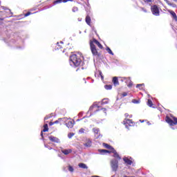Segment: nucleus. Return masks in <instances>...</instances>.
<instances>
[{
    "instance_id": "obj_1",
    "label": "nucleus",
    "mask_w": 177,
    "mask_h": 177,
    "mask_svg": "<svg viewBox=\"0 0 177 177\" xmlns=\"http://www.w3.org/2000/svg\"><path fill=\"white\" fill-rule=\"evenodd\" d=\"M84 60V56L82 54H73L70 56L69 64L72 67H78L82 64V61Z\"/></svg>"
},
{
    "instance_id": "obj_2",
    "label": "nucleus",
    "mask_w": 177,
    "mask_h": 177,
    "mask_svg": "<svg viewBox=\"0 0 177 177\" xmlns=\"http://www.w3.org/2000/svg\"><path fill=\"white\" fill-rule=\"evenodd\" d=\"M166 122L171 125V127H174V125H177V118L176 117H171V118L169 116H166L165 119Z\"/></svg>"
},
{
    "instance_id": "obj_3",
    "label": "nucleus",
    "mask_w": 177,
    "mask_h": 177,
    "mask_svg": "<svg viewBox=\"0 0 177 177\" xmlns=\"http://www.w3.org/2000/svg\"><path fill=\"white\" fill-rule=\"evenodd\" d=\"M111 167L113 172H117V170L118 169V160H117V159H113L111 161Z\"/></svg>"
},
{
    "instance_id": "obj_4",
    "label": "nucleus",
    "mask_w": 177,
    "mask_h": 177,
    "mask_svg": "<svg viewBox=\"0 0 177 177\" xmlns=\"http://www.w3.org/2000/svg\"><path fill=\"white\" fill-rule=\"evenodd\" d=\"M151 10L153 16H160V9L157 5H153L151 7Z\"/></svg>"
},
{
    "instance_id": "obj_5",
    "label": "nucleus",
    "mask_w": 177,
    "mask_h": 177,
    "mask_svg": "<svg viewBox=\"0 0 177 177\" xmlns=\"http://www.w3.org/2000/svg\"><path fill=\"white\" fill-rule=\"evenodd\" d=\"M123 124L127 129H129V127H133V122L131 119H124Z\"/></svg>"
},
{
    "instance_id": "obj_6",
    "label": "nucleus",
    "mask_w": 177,
    "mask_h": 177,
    "mask_svg": "<svg viewBox=\"0 0 177 177\" xmlns=\"http://www.w3.org/2000/svg\"><path fill=\"white\" fill-rule=\"evenodd\" d=\"M93 132H94L95 136H96V139H100L103 136L102 134H100V129H99V128H93Z\"/></svg>"
},
{
    "instance_id": "obj_7",
    "label": "nucleus",
    "mask_w": 177,
    "mask_h": 177,
    "mask_svg": "<svg viewBox=\"0 0 177 177\" xmlns=\"http://www.w3.org/2000/svg\"><path fill=\"white\" fill-rule=\"evenodd\" d=\"M90 47H91V50L93 56H97V50H96V46L93 44V42L91 41L90 42Z\"/></svg>"
},
{
    "instance_id": "obj_8",
    "label": "nucleus",
    "mask_w": 177,
    "mask_h": 177,
    "mask_svg": "<svg viewBox=\"0 0 177 177\" xmlns=\"http://www.w3.org/2000/svg\"><path fill=\"white\" fill-rule=\"evenodd\" d=\"M48 139L49 140H50V142H54L55 143H60V140H59V138L53 136H50L48 137Z\"/></svg>"
},
{
    "instance_id": "obj_9",
    "label": "nucleus",
    "mask_w": 177,
    "mask_h": 177,
    "mask_svg": "<svg viewBox=\"0 0 177 177\" xmlns=\"http://www.w3.org/2000/svg\"><path fill=\"white\" fill-rule=\"evenodd\" d=\"M75 124V121H68V122L65 123V125L67 127V128H73L74 125Z\"/></svg>"
},
{
    "instance_id": "obj_10",
    "label": "nucleus",
    "mask_w": 177,
    "mask_h": 177,
    "mask_svg": "<svg viewBox=\"0 0 177 177\" xmlns=\"http://www.w3.org/2000/svg\"><path fill=\"white\" fill-rule=\"evenodd\" d=\"M112 82H113L114 86H118V85H120V82H118V77H113Z\"/></svg>"
},
{
    "instance_id": "obj_11",
    "label": "nucleus",
    "mask_w": 177,
    "mask_h": 177,
    "mask_svg": "<svg viewBox=\"0 0 177 177\" xmlns=\"http://www.w3.org/2000/svg\"><path fill=\"white\" fill-rule=\"evenodd\" d=\"M95 107H97V109H99V105H97V104L96 103H94L91 106H90L89 110L88 111V113H91L90 117L91 115H92L93 113L91 111L93 110V109H95Z\"/></svg>"
},
{
    "instance_id": "obj_12",
    "label": "nucleus",
    "mask_w": 177,
    "mask_h": 177,
    "mask_svg": "<svg viewBox=\"0 0 177 177\" xmlns=\"http://www.w3.org/2000/svg\"><path fill=\"white\" fill-rule=\"evenodd\" d=\"M62 153H63V154H64L65 156H68V154H70V153L73 152L72 149H62L61 150Z\"/></svg>"
},
{
    "instance_id": "obj_13",
    "label": "nucleus",
    "mask_w": 177,
    "mask_h": 177,
    "mask_svg": "<svg viewBox=\"0 0 177 177\" xmlns=\"http://www.w3.org/2000/svg\"><path fill=\"white\" fill-rule=\"evenodd\" d=\"M111 152L113 153V157L115 158H118V160H121V157H120V155L118 154V153H117V151H115V149H113Z\"/></svg>"
},
{
    "instance_id": "obj_14",
    "label": "nucleus",
    "mask_w": 177,
    "mask_h": 177,
    "mask_svg": "<svg viewBox=\"0 0 177 177\" xmlns=\"http://www.w3.org/2000/svg\"><path fill=\"white\" fill-rule=\"evenodd\" d=\"M48 131H49V128L48 127V124H46L44 125V129L41 131V136H44L43 132H48Z\"/></svg>"
},
{
    "instance_id": "obj_15",
    "label": "nucleus",
    "mask_w": 177,
    "mask_h": 177,
    "mask_svg": "<svg viewBox=\"0 0 177 177\" xmlns=\"http://www.w3.org/2000/svg\"><path fill=\"white\" fill-rule=\"evenodd\" d=\"M169 13H170V15L172 16L174 20H175V21H177L176 13H175L174 11L171 10H169Z\"/></svg>"
},
{
    "instance_id": "obj_16",
    "label": "nucleus",
    "mask_w": 177,
    "mask_h": 177,
    "mask_svg": "<svg viewBox=\"0 0 177 177\" xmlns=\"http://www.w3.org/2000/svg\"><path fill=\"white\" fill-rule=\"evenodd\" d=\"M70 1L71 2H73V0H57L54 1V5H57V3H62V2H64V3H66V2H68Z\"/></svg>"
},
{
    "instance_id": "obj_17",
    "label": "nucleus",
    "mask_w": 177,
    "mask_h": 177,
    "mask_svg": "<svg viewBox=\"0 0 177 177\" xmlns=\"http://www.w3.org/2000/svg\"><path fill=\"white\" fill-rule=\"evenodd\" d=\"M93 42L94 44H95V45H97L98 48H100V49H102L103 48V46L100 44V42H99V41L96 40V39H94L93 40Z\"/></svg>"
},
{
    "instance_id": "obj_18",
    "label": "nucleus",
    "mask_w": 177,
    "mask_h": 177,
    "mask_svg": "<svg viewBox=\"0 0 177 177\" xmlns=\"http://www.w3.org/2000/svg\"><path fill=\"white\" fill-rule=\"evenodd\" d=\"M123 160L127 165H132V160H129V158L125 157L123 158Z\"/></svg>"
},
{
    "instance_id": "obj_19",
    "label": "nucleus",
    "mask_w": 177,
    "mask_h": 177,
    "mask_svg": "<svg viewBox=\"0 0 177 177\" xmlns=\"http://www.w3.org/2000/svg\"><path fill=\"white\" fill-rule=\"evenodd\" d=\"M84 145L86 147H91V146H92V140H87L86 143L84 144Z\"/></svg>"
},
{
    "instance_id": "obj_20",
    "label": "nucleus",
    "mask_w": 177,
    "mask_h": 177,
    "mask_svg": "<svg viewBox=\"0 0 177 177\" xmlns=\"http://www.w3.org/2000/svg\"><path fill=\"white\" fill-rule=\"evenodd\" d=\"M91 21H92V20L91 19V17H89V15H87L86 17V24H88V26H91Z\"/></svg>"
},
{
    "instance_id": "obj_21",
    "label": "nucleus",
    "mask_w": 177,
    "mask_h": 177,
    "mask_svg": "<svg viewBox=\"0 0 177 177\" xmlns=\"http://www.w3.org/2000/svg\"><path fill=\"white\" fill-rule=\"evenodd\" d=\"M78 167L80 168H82V169H88V166H86L84 163H79Z\"/></svg>"
},
{
    "instance_id": "obj_22",
    "label": "nucleus",
    "mask_w": 177,
    "mask_h": 177,
    "mask_svg": "<svg viewBox=\"0 0 177 177\" xmlns=\"http://www.w3.org/2000/svg\"><path fill=\"white\" fill-rule=\"evenodd\" d=\"M103 146H104V147H105V149H109V150H111V151H112L113 149H114V148H113V147H111V145H109V144H106V143H103Z\"/></svg>"
},
{
    "instance_id": "obj_23",
    "label": "nucleus",
    "mask_w": 177,
    "mask_h": 177,
    "mask_svg": "<svg viewBox=\"0 0 177 177\" xmlns=\"http://www.w3.org/2000/svg\"><path fill=\"white\" fill-rule=\"evenodd\" d=\"M106 50L108 52V53H109V55H111L112 56H114V53H113V51L111 50V48H109V46H106Z\"/></svg>"
},
{
    "instance_id": "obj_24",
    "label": "nucleus",
    "mask_w": 177,
    "mask_h": 177,
    "mask_svg": "<svg viewBox=\"0 0 177 177\" xmlns=\"http://www.w3.org/2000/svg\"><path fill=\"white\" fill-rule=\"evenodd\" d=\"M68 120V119L67 118H59V122H64L65 124H66V122H67Z\"/></svg>"
},
{
    "instance_id": "obj_25",
    "label": "nucleus",
    "mask_w": 177,
    "mask_h": 177,
    "mask_svg": "<svg viewBox=\"0 0 177 177\" xmlns=\"http://www.w3.org/2000/svg\"><path fill=\"white\" fill-rule=\"evenodd\" d=\"M104 88L106 90V91H110V90H111V89H113V86H111V85H105L104 86Z\"/></svg>"
},
{
    "instance_id": "obj_26",
    "label": "nucleus",
    "mask_w": 177,
    "mask_h": 177,
    "mask_svg": "<svg viewBox=\"0 0 177 177\" xmlns=\"http://www.w3.org/2000/svg\"><path fill=\"white\" fill-rule=\"evenodd\" d=\"M108 103H109L108 98H104L101 102V104H107Z\"/></svg>"
},
{
    "instance_id": "obj_27",
    "label": "nucleus",
    "mask_w": 177,
    "mask_h": 177,
    "mask_svg": "<svg viewBox=\"0 0 177 177\" xmlns=\"http://www.w3.org/2000/svg\"><path fill=\"white\" fill-rule=\"evenodd\" d=\"M99 151L100 154H106V153H110V151L106 149H100Z\"/></svg>"
},
{
    "instance_id": "obj_28",
    "label": "nucleus",
    "mask_w": 177,
    "mask_h": 177,
    "mask_svg": "<svg viewBox=\"0 0 177 177\" xmlns=\"http://www.w3.org/2000/svg\"><path fill=\"white\" fill-rule=\"evenodd\" d=\"M147 106H149V107H152L153 106V102L151 101V100H150V99L148 100Z\"/></svg>"
},
{
    "instance_id": "obj_29",
    "label": "nucleus",
    "mask_w": 177,
    "mask_h": 177,
    "mask_svg": "<svg viewBox=\"0 0 177 177\" xmlns=\"http://www.w3.org/2000/svg\"><path fill=\"white\" fill-rule=\"evenodd\" d=\"M143 86H145V84H140L136 85V88H139L140 89H143Z\"/></svg>"
},
{
    "instance_id": "obj_30",
    "label": "nucleus",
    "mask_w": 177,
    "mask_h": 177,
    "mask_svg": "<svg viewBox=\"0 0 177 177\" xmlns=\"http://www.w3.org/2000/svg\"><path fill=\"white\" fill-rule=\"evenodd\" d=\"M68 169L69 172H74V168L71 165L68 166Z\"/></svg>"
},
{
    "instance_id": "obj_31",
    "label": "nucleus",
    "mask_w": 177,
    "mask_h": 177,
    "mask_svg": "<svg viewBox=\"0 0 177 177\" xmlns=\"http://www.w3.org/2000/svg\"><path fill=\"white\" fill-rule=\"evenodd\" d=\"M72 12L75 13V12H78V8L77 7H73L72 9Z\"/></svg>"
},
{
    "instance_id": "obj_32",
    "label": "nucleus",
    "mask_w": 177,
    "mask_h": 177,
    "mask_svg": "<svg viewBox=\"0 0 177 177\" xmlns=\"http://www.w3.org/2000/svg\"><path fill=\"white\" fill-rule=\"evenodd\" d=\"M130 82H131V78H130V77H126L125 82H126L127 84H129Z\"/></svg>"
},
{
    "instance_id": "obj_33",
    "label": "nucleus",
    "mask_w": 177,
    "mask_h": 177,
    "mask_svg": "<svg viewBox=\"0 0 177 177\" xmlns=\"http://www.w3.org/2000/svg\"><path fill=\"white\" fill-rule=\"evenodd\" d=\"M132 103H134L135 104H139V103H140V102L139 100H133Z\"/></svg>"
},
{
    "instance_id": "obj_34",
    "label": "nucleus",
    "mask_w": 177,
    "mask_h": 177,
    "mask_svg": "<svg viewBox=\"0 0 177 177\" xmlns=\"http://www.w3.org/2000/svg\"><path fill=\"white\" fill-rule=\"evenodd\" d=\"M73 136H74V133H70L68 134V138L69 139H71V138H73Z\"/></svg>"
},
{
    "instance_id": "obj_35",
    "label": "nucleus",
    "mask_w": 177,
    "mask_h": 177,
    "mask_svg": "<svg viewBox=\"0 0 177 177\" xmlns=\"http://www.w3.org/2000/svg\"><path fill=\"white\" fill-rule=\"evenodd\" d=\"M84 132H85V129L81 128L79 130V133H84Z\"/></svg>"
},
{
    "instance_id": "obj_36",
    "label": "nucleus",
    "mask_w": 177,
    "mask_h": 177,
    "mask_svg": "<svg viewBox=\"0 0 177 177\" xmlns=\"http://www.w3.org/2000/svg\"><path fill=\"white\" fill-rule=\"evenodd\" d=\"M100 110H102V111L104 113V114H106V115H107V109L106 108H102Z\"/></svg>"
},
{
    "instance_id": "obj_37",
    "label": "nucleus",
    "mask_w": 177,
    "mask_h": 177,
    "mask_svg": "<svg viewBox=\"0 0 177 177\" xmlns=\"http://www.w3.org/2000/svg\"><path fill=\"white\" fill-rule=\"evenodd\" d=\"M165 2H166V3H167V5H169V6H172V3H171V2H169V1L168 0H164Z\"/></svg>"
},
{
    "instance_id": "obj_38",
    "label": "nucleus",
    "mask_w": 177,
    "mask_h": 177,
    "mask_svg": "<svg viewBox=\"0 0 177 177\" xmlns=\"http://www.w3.org/2000/svg\"><path fill=\"white\" fill-rule=\"evenodd\" d=\"M133 85V84L132 83V81L130 82L128 84H127V86L129 88H132V86Z\"/></svg>"
},
{
    "instance_id": "obj_39",
    "label": "nucleus",
    "mask_w": 177,
    "mask_h": 177,
    "mask_svg": "<svg viewBox=\"0 0 177 177\" xmlns=\"http://www.w3.org/2000/svg\"><path fill=\"white\" fill-rule=\"evenodd\" d=\"M44 147H46V149H48V150H52V147H49L48 145H44Z\"/></svg>"
},
{
    "instance_id": "obj_40",
    "label": "nucleus",
    "mask_w": 177,
    "mask_h": 177,
    "mask_svg": "<svg viewBox=\"0 0 177 177\" xmlns=\"http://www.w3.org/2000/svg\"><path fill=\"white\" fill-rule=\"evenodd\" d=\"M122 96L123 97H125V96H128V93H123L122 94Z\"/></svg>"
},
{
    "instance_id": "obj_41",
    "label": "nucleus",
    "mask_w": 177,
    "mask_h": 177,
    "mask_svg": "<svg viewBox=\"0 0 177 177\" xmlns=\"http://www.w3.org/2000/svg\"><path fill=\"white\" fill-rule=\"evenodd\" d=\"M141 10H142V12H144L145 13H147V10H146L143 8H141Z\"/></svg>"
},
{
    "instance_id": "obj_42",
    "label": "nucleus",
    "mask_w": 177,
    "mask_h": 177,
    "mask_svg": "<svg viewBox=\"0 0 177 177\" xmlns=\"http://www.w3.org/2000/svg\"><path fill=\"white\" fill-rule=\"evenodd\" d=\"M127 80V77H122V79H121V82H125V80Z\"/></svg>"
},
{
    "instance_id": "obj_43",
    "label": "nucleus",
    "mask_w": 177,
    "mask_h": 177,
    "mask_svg": "<svg viewBox=\"0 0 177 177\" xmlns=\"http://www.w3.org/2000/svg\"><path fill=\"white\" fill-rule=\"evenodd\" d=\"M30 15H31V12H27L26 14H25V17L30 16Z\"/></svg>"
},
{
    "instance_id": "obj_44",
    "label": "nucleus",
    "mask_w": 177,
    "mask_h": 177,
    "mask_svg": "<svg viewBox=\"0 0 177 177\" xmlns=\"http://www.w3.org/2000/svg\"><path fill=\"white\" fill-rule=\"evenodd\" d=\"M153 0H145V2H147V3H150V2H152Z\"/></svg>"
},
{
    "instance_id": "obj_45",
    "label": "nucleus",
    "mask_w": 177,
    "mask_h": 177,
    "mask_svg": "<svg viewBox=\"0 0 177 177\" xmlns=\"http://www.w3.org/2000/svg\"><path fill=\"white\" fill-rule=\"evenodd\" d=\"M49 118H50V116H46L44 118V121H46V120H49Z\"/></svg>"
},
{
    "instance_id": "obj_46",
    "label": "nucleus",
    "mask_w": 177,
    "mask_h": 177,
    "mask_svg": "<svg viewBox=\"0 0 177 177\" xmlns=\"http://www.w3.org/2000/svg\"><path fill=\"white\" fill-rule=\"evenodd\" d=\"M52 125H55L54 122H49V126H50V127H52Z\"/></svg>"
},
{
    "instance_id": "obj_47",
    "label": "nucleus",
    "mask_w": 177,
    "mask_h": 177,
    "mask_svg": "<svg viewBox=\"0 0 177 177\" xmlns=\"http://www.w3.org/2000/svg\"><path fill=\"white\" fill-rule=\"evenodd\" d=\"M59 122H60V120H59L58 119V120H56L54 122V124H59Z\"/></svg>"
},
{
    "instance_id": "obj_48",
    "label": "nucleus",
    "mask_w": 177,
    "mask_h": 177,
    "mask_svg": "<svg viewBox=\"0 0 177 177\" xmlns=\"http://www.w3.org/2000/svg\"><path fill=\"white\" fill-rule=\"evenodd\" d=\"M99 75H100V77H102V76L103 75V73H102V72H101L100 71H99Z\"/></svg>"
},
{
    "instance_id": "obj_49",
    "label": "nucleus",
    "mask_w": 177,
    "mask_h": 177,
    "mask_svg": "<svg viewBox=\"0 0 177 177\" xmlns=\"http://www.w3.org/2000/svg\"><path fill=\"white\" fill-rule=\"evenodd\" d=\"M86 6H88V8L91 6V4H89V2H87V3H86Z\"/></svg>"
},
{
    "instance_id": "obj_50",
    "label": "nucleus",
    "mask_w": 177,
    "mask_h": 177,
    "mask_svg": "<svg viewBox=\"0 0 177 177\" xmlns=\"http://www.w3.org/2000/svg\"><path fill=\"white\" fill-rule=\"evenodd\" d=\"M100 77H101L102 81H103V80H104V77H103V75H102V76H100Z\"/></svg>"
},
{
    "instance_id": "obj_51",
    "label": "nucleus",
    "mask_w": 177,
    "mask_h": 177,
    "mask_svg": "<svg viewBox=\"0 0 177 177\" xmlns=\"http://www.w3.org/2000/svg\"><path fill=\"white\" fill-rule=\"evenodd\" d=\"M57 46H59V48H62V46H60V45H59V42L57 43Z\"/></svg>"
},
{
    "instance_id": "obj_52",
    "label": "nucleus",
    "mask_w": 177,
    "mask_h": 177,
    "mask_svg": "<svg viewBox=\"0 0 177 177\" xmlns=\"http://www.w3.org/2000/svg\"><path fill=\"white\" fill-rule=\"evenodd\" d=\"M125 117H128L129 115L128 113L124 114Z\"/></svg>"
},
{
    "instance_id": "obj_53",
    "label": "nucleus",
    "mask_w": 177,
    "mask_h": 177,
    "mask_svg": "<svg viewBox=\"0 0 177 177\" xmlns=\"http://www.w3.org/2000/svg\"><path fill=\"white\" fill-rule=\"evenodd\" d=\"M97 111H100V109L95 110V113L97 112Z\"/></svg>"
},
{
    "instance_id": "obj_54",
    "label": "nucleus",
    "mask_w": 177,
    "mask_h": 177,
    "mask_svg": "<svg viewBox=\"0 0 177 177\" xmlns=\"http://www.w3.org/2000/svg\"><path fill=\"white\" fill-rule=\"evenodd\" d=\"M147 124H148V125H151V124L149 122H148Z\"/></svg>"
},
{
    "instance_id": "obj_55",
    "label": "nucleus",
    "mask_w": 177,
    "mask_h": 177,
    "mask_svg": "<svg viewBox=\"0 0 177 177\" xmlns=\"http://www.w3.org/2000/svg\"><path fill=\"white\" fill-rule=\"evenodd\" d=\"M140 122H145V120H140Z\"/></svg>"
},
{
    "instance_id": "obj_56",
    "label": "nucleus",
    "mask_w": 177,
    "mask_h": 177,
    "mask_svg": "<svg viewBox=\"0 0 177 177\" xmlns=\"http://www.w3.org/2000/svg\"><path fill=\"white\" fill-rule=\"evenodd\" d=\"M80 115H82V112L80 113Z\"/></svg>"
},
{
    "instance_id": "obj_57",
    "label": "nucleus",
    "mask_w": 177,
    "mask_h": 177,
    "mask_svg": "<svg viewBox=\"0 0 177 177\" xmlns=\"http://www.w3.org/2000/svg\"><path fill=\"white\" fill-rule=\"evenodd\" d=\"M129 118H132V115H131L129 116Z\"/></svg>"
},
{
    "instance_id": "obj_58",
    "label": "nucleus",
    "mask_w": 177,
    "mask_h": 177,
    "mask_svg": "<svg viewBox=\"0 0 177 177\" xmlns=\"http://www.w3.org/2000/svg\"><path fill=\"white\" fill-rule=\"evenodd\" d=\"M3 9L6 10V8H5V7H3Z\"/></svg>"
},
{
    "instance_id": "obj_59",
    "label": "nucleus",
    "mask_w": 177,
    "mask_h": 177,
    "mask_svg": "<svg viewBox=\"0 0 177 177\" xmlns=\"http://www.w3.org/2000/svg\"><path fill=\"white\" fill-rule=\"evenodd\" d=\"M77 121H81V120H80V119H77Z\"/></svg>"
},
{
    "instance_id": "obj_60",
    "label": "nucleus",
    "mask_w": 177,
    "mask_h": 177,
    "mask_svg": "<svg viewBox=\"0 0 177 177\" xmlns=\"http://www.w3.org/2000/svg\"><path fill=\"white\" fill-rule=\"evenodd\" d=\"M60 44H63V41H61Z\"/></svg>"
},
{
    "instance_id": "obj_61",
    "label": "nucleus",
    "mask_w": 177,
    "mask_h": 177,
    "mask_svg": "<svg viewBox=\"0 0 177 177\" xmlns=\"http://www.w3.org/2000/svg\"><path fill=\"white\" fill-rule=\"evenodd\" d=\"M87 2H89V0H87Z\"/></svg>"
},
{
    "instance_id": "obj_62",
    "label": "nucleus",
    "mask_w": 177,
    "mask_h": 177,
    "mask_svg": "<svg viewBox=\"0 0 177 177\" xmlns=\"http://www.w3.org/2000/svg\"><path fill=\"white\" fill-rule=\"evenodd\" d=\"M84 81H85V78H84Z\"/></svg>"
},
{
    "instance_id": "obj_63",
    "label": "nucleus",
    "mask_w": 177,
    "mask_h": 177,
    "mask_svg": "<svg viewBox=\"0 0 177 177\" xmlns=\"http://www.w3.org/2000/svg\"><path fill=\"white\" fill-rule=\"evenodd\" d=\"M174 1H176L177 0H174Z\"/></svg>"
},
{
    "instance_id": "obj_64",
    "label": "nucleus",
    "mask_w": 177,
    "mask_h": 177,
    "mask_svg": "<svg viewBox=\"0 0 177 177\" xmlns=\"http://www.w3.org/2000/svg\"><path fill=\"white\" fill-rule=\"evenodd\" d=\"M0 5H1V1H0Z\"/></svg>"
}]
</instances>
